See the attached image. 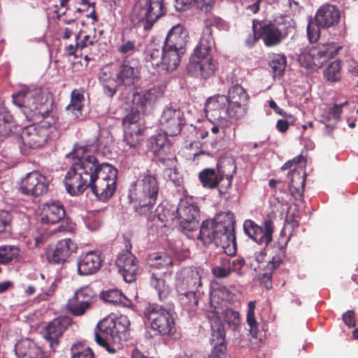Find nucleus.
Listing matches in <instances>:
<instances>
[{
    "label": "nucleus",
    "mask_w": 358,
    "mask_h": 358,
    "mask_svg": "<svg viewBox=\"0 0 358 358\" xmlns=\"http://www.w3.org/2000/svg\"><path fill=\"white\" fill-rule=\"evenodd\" d=\"M92 147L91 145L77 143L66 155L75 160L64 180L66 189L71 196L82 194L92 185L93 171L96 170V157L90 155Z\"/></svg>",
    "instance_id": "nucleus-1"
},
{
    "label": "nucleus",
    "mask_w": 358,
    "mask_h": 358,
    "mask_svg": "<svg viewBox=\"0 0 358 358\" xmlns=\"http://www.w3.org/2000/svg\"><path fill=\"white\" fill-rule=\"evenodd\" d=\"M130 322L125 315L108 316L98 322L94 331V340L110 354H115L119 345L130 338Z\"/></svg>",
    "instance_id": "nucleus-2"
},
{
    "label": "nucleus",
    "mask_w": 358,
    "mask_h": 358,
    "mask_svg": "<svg viewBox=\"0 0 358 358\" xmlns=\"http://www.w3.org/2000/svg\"><path fill=\"white\" fill-rule=\"evenodd\" d=\"M159 190L158 176L151 171L141 175L131 186L129 198L134 211L140 215L152 212Z\"/></svg>",
    "instance_id": "nucleus-3"
},
{
    "label": "nucleus",
    "mask_w": 358,
    "mask_h": 358,
    "mask_svg": "<svg viewBox=\"0 0 358 358\" xmlns=\"http://www.w3.org/2000/svg\"><path fill=\"white\" fill-rule=\"evenodd\" d=\"M214 45L215 41L211 31L203 34L187 65V72L189 76L208 80L215 75L217 69V63L212 55Z\"/></svg>",
    "instance_id": "nucleus-4"
},
{
    "label": "nucleus",
    "mask_w": 358,
    "mask_h": 358,
    "mask_svg": "<svg viewBox=\"0 0 358 358\" xmlns=\"http://www.w3.org/2000/svg\"><path fill=\"white\" fill-rule=\"evenodd\" d=\"M95 168L90 187L99 201L105 202L113 196L117 189L118 171L108 163H99L96 157Z\"/></svg>",
    "instance_id": "nucleus-5"
},
{
    "label": "nucleus",
    "mask_w": 358,
    "mask_h": 358,
    "mask_svg": "<svg viewBox=\"0 0 358 358\" xmlns=\"http://www.w3.org/2000/svg\"><path fill=\"white\" fill-rule=\"evenodd\" d=\"M57 121V117H53L52 122L44 120L41 125H29L24 128L20 135L24 146L37 149L43 147L48 140L57 138L59 136L56 127Z\"/></svg>",
    "instance_id": "nucleus-6"
},
{
    "label": "nucleus",
    "mask_w": 358,
    "mask_h": 358,
    "mask_svg": "<svg viewBox=\"0 0 358 358\" xmlns=\"http://www.w3.org/2000/svg\"><path fill=\"white\" fill-rule=\"evenodd\" d=\"M226 81L229 85L227 95L228 99L227 117L230 119H241L247 113L249 94L238 83L234 73L227 76Z\"/></svg>",
    "instance_id": "nucleus-7"
},
{
    "label": "nucleus",
    "mask_w": 358,
    "mask_h": 358,
    "mask_svg": "<svg viewBox=\"0 0 358 358\" xmlns=\"http://www.w3.org/2000/svg\"><path fill=\"white\" fill-rule=\"evenodd\" d=\"M166 13L164 0H139L134 6L133 17L145 31Z\"/></svg>",
    "instance_id": "nucleus-8"
},
{
    "label": "nucleus",
    "mask_w": 358,
    "mask_h": 358,
    "mask_svg": "<svg viewBox=\"0 0 358 358\" xmlns=\"http://www.w3.org/2000/svg\"><path fill=\"white\" fill-rule=\"evenodd\" d=\"M15 105L23 108L24 113L27 111L36 113L48 118L50 112L45 108L47 99L41 88L30 89L23 87L12 96Z\"/></svg>",
    "instance_id": "nucleus-9"
},
{
    "label": "nucleus",
    "mask_w": 358,
    "mask_h": 358,
    "mask_svg": "<svg viewBox=\"0 0 358 358\" xmlns=\"http://www.w3.org/2000/svg\"><path fill=\"white\" fill-rule=\"evenodd\" d=\"M341 48L334 43H327L319 48L313 47L303 51L298 57V62L309 71H314L336 55Z\"/></svg>",
    "instance_id": "nucleus-10"
},
{
    "label": "nucleus",
    "mask_w": 358,
    "mask_h": 358,
    "mask_svg": "<svg viewBox=\"0 0 358 358\" xmlns=\"http://www.w3.org/2000/svg\"><path fill=\"white\" fill-rule=\"evenodd\" d=\"M220 310L215 306L213 310L208 311L207 317L211 327L210 343V353L206 358H226L227 352L226 334L224 324L220 317Z\"/></svg>",
    "instance_id": "nucleus-11"
},
{
    "label": "nucleus",
    "mask_w": 358,
    "mask_h": 358,
    "mask_svg": "<svg viewBox=\"0 0 358 358\" xmlns=\"http://www.w3.org/2000/svg\"><path fill=\"white\" fill-rule=\"evenodd\" d=\"M144 317L150 322L154 330L169 336L176 331L174 319L169 310L157 303H148L143 310Z\"/></svg>",
    "instance_id": "nucleus-12"
},
{
    "label": "nucleus",
    "mask_w": 358,
    "mask_h": 358,
    "mask_svg": "<svg viewBox=\"0 0 358 358\" xmlns=\"http://www.w3.org/2000/svg\"><path fill=\"white\" fill-rule=\"evenodd\" d=\"M222 224L215 236L214 243L223 249L225 254L232 256L236 253V241L235 236V218L231 212L219 215Z\"/></svg>",
    "instance_id": "nucleus-13"
},
{
    "label": "nucleus",
    "mask_w": 358,
    "mask_h": 358,
    "mask_svg": "<svg viewBox=\"0 0 358 358\" xmlns=\"http://www.w3.org/2000/svg\"><path fill=\"white\" fill-rule=\"evenodd\" d=\"M180 227L188 231L199 227V209L192 197L181 199L176 209Z\"/></svg>",
    "instance_id": "nucleus-14"
},
{
    "label": "nucleus",
    "mask_w": 358,
    "mask_h": 358,
    "mask_svg": "<svg viewBox=\"0 0 358 358\" xmlns=\"http://www.w3.org/2000/svg\"><path fill=\"white\" fill-rule=\"evenodd\" d=\"M243 230L247 236L259 245H268L273 241L275 230L274 223L270 220H264L258 225L252 220H246L243 223Z\"/></svg>",
    "instance_id": "nucleus-15"
},
{
    "label": "nucleus",
    "mask_w": 358,
    "mask_h": 358,
    "mask_svg": "<svg viewBox=\"0 0 358 358\" xmlns=\"http://www.w3.org/2000/svg\"><path fill=\"white\" fill-rule=\"evenodd\" d=\"M159 123L166 134L175 136L180 133L185 124V115L179 108L166 106L160 117Z\"/></svg>",
    "instance_id": "nucleus-16"
},
{
    "label": "nucleus",
    "mask_w": 358,
    "mask_h": 358,
    "mask_svg": "<svg viewBox=\"0 0 358 358\" xmlns=\"http://www.w3.org/2000/svg\"><path fill=\"white\" fill-rule=\"evenodd\" d=\"M289 27L285 22H273L261 26L259 37L266 47L277 46L288 35Z\"/></svg>",
    "instance_id": "nucleus-17"
},
{
    "label": "nucleus",
    "mask_w": 358,
    "mask_h": 358,
    "mask_svg": "<svg viewBox=\"0 0 358 358\" xmlns=\"http://www.w3.org/2000/svg\"><path fill=\"white\" fill-rule=\"evenodd\" d=\"M19 189L24 195L37 197L48 192V181L38 171H32L21 180Z\"/></svg>",
    "instance_id": "nucleus-18"
},
{
    "label": "nucleus",
    "mask_w": 358,
    "mask_h": 358,
    "mask_svg": "<svg viewBox=\"0 0 358 358\" xmlns=\"http://www.w3.org/2000/svg\"><path fill=\"white\" fill-rule=\"evenodd\" d=\"M167 136L169 134L164 132L152 136L148 139V148L159 162L169 166L170 162L176 159V157L171 153V146Z\"/></svg>",
    "instance_id": "nucleus-19"
},
{
    "label": "nucleus",
    "mask_w": 358,
    "mask_h": 358,
    "mask_svg": "<svg viewBox=\"0 0 358 358\" xmlns=\"http://www.w3.org/2000/svg\"><path fill=\"white\" fill-rule=\"evenodd\" d=\"M104 258L99 251H89L81 254L78 259V273L80 275L96 273L103 266Z\"/></svg>",
    "instance_id": "nucleus-20"
},
{
    "label": "nucleus",
    "mask_w": 358,
    "mask_h": 358,
    "mask_svg": "<svg viewBox=\"0 0 358 358\" xmlns=\"http://www.w3.org/2000/svg\"><path fill=\"white\" fill-rule=\"evenodd\" d=\"M72 318L63 316L54 319L45 327L44 338L49 342L51 348L58 346L59 339L67 328L71 325Z\"/></svg>",
    "instance_id": "nucleus-21"
},
{
    "label": "nucleus",
    "mask_w": 358,
    "mask_h": 358,
    "mask_svg": "<svg viewBox=\"0 0 358 358\" xmlns=\"http://www.w3.org/2000/svg\"><path fill=\"white\" fill-rule=\"evenodd\" d=\"M117 78L121 87H131L140 80V72L137 66H132L127 57L115 66Z\"/></svg>",
    "instance_id": "nucleus-22"
},
{
    "label": "nucleus",
    "mask_w": 358,
    "mask_h": 358,
    "mask_svg": "<svg viewBox=\"0 0 358 358\" xmlns=\"http://www.w3.org/2000/svg\"><path fill=\"white\" fill-rule=\"evenodd\" d=\"M228 106V99L227 95L217 94L208 97L205 103L204 111L206 117L220 120V122L227 121L224 120L222 114L227 117V109Z\"/></svg>",
    "instance_id": "nucleus-23"
},
{
    "label": "nucleus",
    "mask_w": 358,
    "mask_h": 358,
    "mask_svg": "<svg viewBox=\"0 0 358 358\" xmlns=\"http://www.w3.org/2000/svg\"><path fill=\"white\" fill-rule=\"evenodd\" d=\"M77 250V244L71 238L59 241L56 245L48 252V259L53 263L65 262L71 255Z\"/></svg>",
    "instance_id": "nucleus-24"
},
{
    "label": "nucleus",
    "mask_w": 358,
    "mask_h": 358,
    "mask_svg": "<svg viewBox=\"0 0 358 358\" xmlns=\"http://www.w3.org/2000/svg\"><path fill=\"white\" fill-rule=\"evenodd\" d=\"M115 264L126 282H131L136 280L138 268L136 258L130 251L120 254Z\"/></svg>",
    "instance_id": "nucleus-25"
},
{
    "label": "nucleus",
    "mask_w": 358,
    "mask_h": 358,
    "mask_svg": "<svg viewBox=\"0 0 358 358\" xmlns=\"http://www.w3.org/2000/svg\"><path fill=\"white\" fill-rule=\"evenodd\" d=\"M98 79L103 87V93L108 97H113L121 87L117 78L115 66L113 65L103 66L99 73Z\"/></svg>",
    "instance_id": "nucleus-26"
},
{
    "label": "nucleus",
    "mask_w": 358,
    "mask_h": 358,
    "mask_svg": "<svg viewBox=\"0 0 358 358\" xmlns=\"http://www.w3.org/2000/svg\"><path fill=\"white\" fill-rule=\"evenodd\" d=\"M340 17L341 13L336 6L324 4L318 8L314 19L322 28H329L337 24Z\"/></svg>",
    "instance_id": "nucleus-27"
},
{
    "label": "nucleus",
    "mask_w": 358,
    "mask_h": 358,
    "mask_svg": "<svg viewBox=\"0 0 358 358\" xmlns=\"http://www.w3.org/2000/svg\"><path fill=\"white\" fill-rule=\"evenodd\" d=\"M164 92L161 86H155L145 91L134 94L133 102L139 108L145 110L160 99L164 96Z\"/></svg>",
    "instance_id": "nucleus-28"
},
{
    "label": "nucleus",
    "mask_w": 358,
    "mask_h": 358,
    "mask_svg": "<svg viewBox=\"0 0 358 358\" xmlns=\"http://www.w3.org/2000/svg\"><path fill=\"white\" fill-rule=\"evenodd\" d=\"M148 264L152 273L166 275L171 273L173 262L171 256L165 252H155L149 255Z\"/></svg>",
    "instance_id": "nucleus-29"
},
{
    "label": "nucleus",
    "mask_w": 358,
    "mask_h": 358,
    "mask_svg": "<svg viewBox=\"0 0 358 358\" xmlns=\"http://www.w3.org/2000/svg\"><path fill=\"white\" fill-rule=\"evenodd\" d=\"M221 227L222 224L219 219V215L215 219L204 220L200 226L197 240L204 246L209 245L214 243L217 231Z\"/></svg>",
    "instance_id": "nucleus-30"
},
{
    "label": "nucleus",
    "mask_w": 358,
    "mask_h": 358,
    "mask_svg": "<svg viewBox=\"0 0 358 358\" xmlns=\"http://www.w3.org/2000/svg\"><path fill=\"white\" fill-rule=\"evenodd\" d=\"M66 211L60 201L45 203L41 209V222L44 224H55L64 217Z\"/></svg>",
    "instance_id": "nucleus-31"
},
{
    "label": "nucleus",
    "mask_w": 358,
    "mask_h": 358,
    "mask_svg": "<svg viewBox=\"0 0 358 358\" xmlns=\"http://www.w3.org/2000/svg\"><path fill=\"white\" fill-rule=\"evenodd\" d=\"M188 33L180 24L173 27L168 33L164 44L178 50H185Z\"/></svg>",
    "instance_id": "nucleus-32"
},
{
    "label": "nucleus",
    "mask_w": 358,
    "mask_h": 358,
    "mask_svg": "<svg viewBox=\"0 0 358 358\" xmlns=\"http://www.w3.org/2000/svg\"><path fill=\"white\" fill-rule=\"evenodd\" d=\"M124 141L126 145L128 146V149L124 150L128 152L129 150H136L140 145V137L143 135L145 130L144 126L140 123H136L131 124L124 128Z\"/></svg>",
    "instance_id": "nucleus-33"
},
{
    "label": "nucleus",
    "mask_w": 358,
    "mask_h": 358,
    "mask_svg": "<svg viewBox=\"0 0 358 358\" xmlns=\"http://www.w3.org/2000/svg\"><path fill=\"white\" fill-rule=\"evenodd\" d=\"M289 176L291 194L296 200H301L303 198L306 174L305 172L301 173L300 170L294 169L289 172Z\"/></svg>",
    "instance_id": "nucleus-34"
},
{
    "label": "nucleus",
    "mask_w": 358,
    "mask_h": 358,
    "mask_svg": "<svg viewBox=\"0 0 358 358\" xmlns=\"http://www.w3.org/2000/svg\"><path fill=\"white\" fill-rule=\"evenodd\" d=\"M84 99L83 94L78 90L71 92L70 103L66 108L68 114L71 117V122H76L82 115Z\"/></svg>",
    "instance_id": "nucleus-35"
},
{
    "label": "nucleus",
    "mask_w": 358,
    "mask_h": 358,
    "mask_svg": "<svg viewBox=\"0 0 358 358\" xmlns=\"http://www.w3.org/2000/svg\"><path fill=\"white\" fill-rule=\"evenodd\" d=\"M164 66L167 71H173L179 65L181 57L184 55L185 50H178L174 47H168L164 43Z\"/></svg>",
    "instance_id": "nucleus-36"
},
{
    "label": "nucleus",
    "mask_w": 358,
    "mask_h": 358,
    "mask_svg": "<svg viewBox=\"0 0 358 358\" xmlns=\"http://www.w3.org/2000/svg\"><path fill=\"white\" fill-rule=\"evenodd\" d=\"M13 126V115L3 104H0V136H8Z\"/></svg>",
    "instance_id": "nucleus-37"
},
{
    "label": "nucleus",
    "mask_w": 358,
    "mask_h": 358,
    "mask_svg": "<svg viewBox=\"0 0 358 358\" xmlns=\"http://www.w3.org/2000/svg\"><path fill=\"white\" fill-rule=\"evenodd\" d=\"M217 176L215 169L206 168L199 173V179L203 187L213 189L217 187Z\"/></svg>",
    "instance_id": "nucleus-38"
},
{
    "label": "nucleus",
    "mask_w": 358,
    "mask_h": 358,
    "mask_svg": "<svg viewBox=\"0 0 358 358\" xmlns=\"http://www.w3.org/2000/svg\"><path fill=\"white\" fill-rule=\"evenodd\" d=\"M216 171L220 178H234L236 172V165L234 159L231 157L221 158L217 164Z\"/></svg>",
    "instance_id": "nucleus-39"
},
{
    "label": "nucleus",
    "mask_w": 358,
    "mask_h": 358,
    "mask_svg": "<svg viewBox=\"0 0 358 358\" xmlns=\"http://www.w3.org/2000/svg\"><path fill=\"white\" fill-rule=\"evenodd\" d=\"M20 248L14 245L0 246V264H7L20 260Z\"/></svg>",
    "instance_id": "nucleus-40"
},
{
    "label": "nucleus",
    "mask_w": 358,
    "mask_h": 358,
    "mask_svg": "<svg viewBox=\"0 0 358 358\" xmlns=\"http://www.w3.org/2000/svg\"><path fill=\"white\" fill-rule=\"evenodd\" d=\"M150 285L157 290L161 301L165 300L171 292L170 287L166 284L164 279L157 276V273H152Z\"/></svg>",
    "instance_id": "nucleus-41"
},
{
    "label": "nucleus",
    "mask_w": 358,
    "mask_h": 358,
    "mask_svg": "<svg viewBox=\"0 0 358 358\" xmlns=\"http://www.w3.org/2000/svg\"><path fill=\"white\" fill-rule=\"evenodd\" d=\"M182 283L191 290H196L201 285V278L198 271L185 269L183 271Z\"/></svg>",
    "instance_id": "nucleus-42"
},
{
    "label": "nucleus",
    "mask_w": 358,
    "mask_h": 358,
    "mask_svg": "<svg viewBox=\"0 0 358 358\" xmlns=\"http://www.w3.org/2000/svg\"><path fill=\"white\" fill-rule=\"evenodd\" d=\"M66 309L71 315L80 317L84 315L91 308L73 296L66 304Z\"/></svg>",
    "instance_id": "nucleus-43"
},
{
    "label": "nucleus",
    "mask_w": 358,
    "mask_h": 358,
    "mask_svg": "<svg viewBox=\"0 0 358 358\" xmlns=\"http://www.w3.org/2000/svg\"><path fill=\"white\" fill-rule=\"evenodd\" d=\"M255 301H250L248 303V310L246 317L247 324L250 327V334L254 338H257L259 333L258 324L255 317Z\"/></svg>",
    "instance_id": "nucleus-44"
},
{
    "label": "nucleus",
    "mask_w": 358,
    "mask_h": 358,
    "mask_svg": "<svg viewBox=\"0 0 358 358\" xmlns=\"http://www.w3.org/2000/svg\"><path fill=\"white\" fill-rule=\"evenodd\" d=\"M212 274L217 278H225L233 272V268L230 267V259L228 257L220 258V265L212 268Z\"/></svg>",
    "instance_id": "nucleus-45"
},
{
    "label": "nucleus",
    "mask_w": 358,
    "mask_h": 358,
    "mask_svg": "<svg viewBox=\"0 0 358 358\" xmlns=\"http://www.w3.org/2000/svg\"><path fill=\"white\" fill-rule=\"evenodd\" d=\"M341 61L331 62L323 72L324 78L330 82L334 83L341 80Z\"/></svg>",
    "instance_id": "nucleus-46"
},
{
    "label": "nucleus",
    "mask_w": 358,
    "mask_h": 358,
    "mask_svg": "<svg viewBox=\"0 0 358 358\" xmlns=\"http://www.w3.org/2000/svg\"><path fill=\"white\" fill-rule=\"evenodd\" d=\"M224 322L234 331L238 330L241 324V317L238 311L227 308L222 312Z\"/></svg>",
    "instance_id": "nucleus-47"
},
{
    "label": "nucleus",
    "mask_w": 358,
    "mask_h": 358,
    "mask_svg": "<svg viewBox=\"0 0 358 358\" xmlns=\"http://www.w3.org/2000/svg\"><path fill=\"white\" fill-rule=\"evenodd\" d=\"M146 61L153 66H158L160 64L164 65L163 48L161 49L159 46L156 47V45H151L148 48Z\"/></svg>",
    "instance_id": "nucleus-48"
},
{
    "label": "nucleus",
    "mask_w": 358,
    "mask_h": 358,
    "mask_svg": "<svg viewBox=\"0 0 358 358\" xmlns=\"http://www.w3.org/2000/svg\"><path fill=\"white\" fill-rule=\"evenodd\" d=\"M71 358H95L92 349L81 343H76L71 347Z\"/></svg>",
    "instance_id": "nucleus-49"
},
{
    "label": "nucleus",
    "mask_w": 358,
    "mask_h": 358,
    "mask_svg": "<svg viewBox=\"0 0 358 358\" xmlns=\"http://www.w3.org/2000/svg\"><path fill=\"white\" fill-rule=\"evenodd\" d=\"M269 66L274 77L280 76L287 66V59L284 55H275L270 61Z\"/></svg>",
    "instance_id": "nucleus-50"
},
{
    "label": "nucleus",
    "mask_w": 358,
    "mask_h": 358,
    "mask_svg": "<svg viewBox=\"0 0 358 358\" xmlns=\"http://www.w3.org/2000/svg\"><path fill=\"white\" fill-rule=\"evenodd\" d=\"M180 303L187 311H194L199 303L195 290H190L181 294Z\"/></svg>",
    "instance_id": "nucleus-51"
},
{
    "label": "nucleus",
    "mask_w": 358,
    "mask_h": 358,
    "mask_svg": "<svg viewBox=\"0 0 358 358\" xmlns=\"http://www.w3.org/2000/svg\"><path fill=\"white\" fill-rule=\"evenodd\" d=\"M101 299L107 303L117 305L123 303L126 297L120 290L113 289L102 292Z\"/></svg>",
    "instance_id": "nucleus-52"
},
{
    "label": "nucleus",
    "mask_w": 358,
    "mask_h": 358,
    "mask_svg": "<svg viewBox=\"0 0 358 358\" xmlns=\"http://www.w3.org/2000/svg\"><path fill=\"white\" fill-rule=\"evenodd\" d=\"M73 296L80 301H83L87 304V306L92 308V305L95 300L96 294L94 290L90 287H82L77 290Z\"/></svg>",
    "instance_id": "nucleus-53"
},
{
    "label": "nucleus",
    "mask_w": 358,
    "mask_h": 358,
    "mask_svg": "<svg viewBox=\"0 0 358 358\" xmlns=\"http://www.w3.org/2000/svg\"><path fill=\"white\" fill-rule=\"evenodd\" d=\"M322 28L319 25L315 20L309 21L307 26V36L310 43H316L320 37V29Z\"/></svg>",
    "instance_id": "nucleus-54"
},
{
    "label": "nucleus",
    "mask_w": 358,
    "mask_h": 358,
    "mask_svg": "<svg viewBox=\"0 0 358 358\" xmlns=\"http://www.w3.org/2000/svg\"><path fill=\"white\" fill-rule=\"evenodd\" d=\"M137 50L136 40H126L122 37V44L117 48V51L121 54L132 55Z\"/></svg>",
    "instance_id": "nucleus-55"
},
{
    "label": "nucleus",
    "mask_w": 358,
    "mask_h": 358,
    "mask_svg": "<svg viewBox=\"0 0 358 358\" xmlns=\"http://www.w3.org/2000/svg\"><path fill=\"white\" fill-rule=\"evenodd\" d=\"M282 262L280 255H276L273 257L272 259L269 261L265 268V273L264 275L270 280L272 277L273 272L279 267Z\"/></svg>",
    "instance_id": "nucleus-56"
},
{
    "label": "nucleus",
    "mask_w": 358,
    "mask_h": 358,
    "mask_svg": "<svg viewBox=\"0 0 358 358\" xmlns=\"http://www.w3.org/2000/svg\"><path fill=\"white\" fill-rule=\"evenodd\" d=\"M218 178V184L217 187L220 194H227L229 193V190L231 188L232 180L234 178L229 177H220Z\"/></svg>",
    "instance_id": "nucleus-57"
},
{
    "label": "nucleus",
    "mask_w": 358,
    "mask_h": 358,
    "mask_svg": "<svg viewBox=\"0 0 358 358\" xmlns=\"http://www.w3.org/2000/svg\"><path fill=\"white\" fill-rule=\"evenodd\" d=\"M204 25L206 28L215 27L219 29H224L225 27L224 21L220 17L215 15H209L204 20Z\"/></svg>",
    "instance_id": "nucleus-58"
},
{
    "label": "nucleus",
    "mask_w": 358,
    "mask_h": 358,
    "mask_svg": "<svg viewBox=\"0 0 358 358\" xmlns=\"http://www.w3.org/2000/svg\"><path fill=\"white\" fill-rule=\"evenodd\" d=\"M192 3H194L196 8L199 9L200 10L204 13H208L213 8L215 3V0H190L189 6Z\"/></svg>",
    "instance_id": "nucleus-59"
},
{
    "label": "nucleus",
    "mask_w": 358,
    "mask_h": 358,
    "mask_svg": "<svg viewBox=\"0 0 358 358\" xmlns=\"http://www.w3.org/2000/svg\"><path fill=\"white\" fill-rule=\"evenodd\" d=\"M11 220L12 215L9 211L0 210V233L10 227Z\"/></svg>",
    "instance_id": "nucleus-60"
},
{
    "label": "nucleus",
    "mask_w": 358,
    "mask_h": 358,
    "mask_svg": "<svg viewBox=\"0 0 358 358\" xmlns=\"http://www.w3.org/2000/svg\"><path fill=\"white\" fill-rule=\"evenodd\" d=\"M139 122V113L138 111H131L128 113L122 120L124 128L131 124Z\"/></svg>",
    "instance_id": "nucleus-61"
},
{
    "label": "nucleus",
    "mask_w": 358,
    "mask_h": 358,
    "mask_svg": "<svg viewBox=\"0 0 358 358\" xmlns=\"http://www.w3.org/2000/svg\"><path fill=\"white\" fill-rule=\"evenodd\" d=\"M348 105V102L346 101L341 104H334L333 107L330 108L329 113L332 115V117L336 120H340L341 116L343 112V107Z\"/></svg>",
    "instance_id": "nucleus-62"
},
{
    "label": "nucleus",
    "mask_w": 358,
    "mask_h": 358,
    "mask_svg": "<svg viewBox=\"0 0 358 358\" xmlns=\"http://www.w3.org/2000/svg\"><path fill=\"white\" fill-rule=\"evenodd\" d=\"M229 294V291L224 287L218 289H214L210 296V302L213 303L216 302V299L220 297L222 295V299H224V296H227Z\"/></svg>",
    "instance_id": "nucleus-63"
},
{
    "label": "nucleus",
    "mask_w": 358,
    "mask_h": 358,
    "mask_svg": "<svg viewBox=\"0 0 358 358\" xmlns=\"http://www.w3.org/2000/svg\"><path fill=\"white\" fill-rule=\"evenodd\" d=\"M344 323L349 327H354L356 325L355 313L353 310H348L343 315Z\"/></svg>",
    "instance_id": "nucleus-64"
}]
</instances>
